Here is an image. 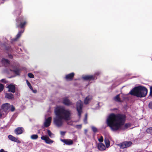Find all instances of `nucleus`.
<instances>
[{
  "label": "nucleus",
  "mask_w": 152,
  "mask_h": 152,
  "mask_svg": "<svg viewBox=\"0 0 152 152\" xmlns=\"http://www.w3.org/2000/svg\"><path fill=\"white\" fill-rule=\"evenodd\" d=\"M125 120V116L122 114L111 113L109 115L106 121L107 126L113 132H116L121 128Z\"/></svg>",
  "instance_id": "nucleus-1"
},
{
  "label": "nucleus",
  "mask_w": 152,
  "mask_h": 152,
  "mask_svg": "<svg viewBox=\"0 0 152 152\" xmlns=\"http://www.w3.org/2000/svg\"><path fill=\"white\" fill-rule=\"evenodd\" d=\"M55 113L56 117L54 118V123L58 127L62 125L63 120L67 121L71 119V111L69 109H66L64 107H57Z\"/></svg>",
  "instance_id": "nucleus-2"
},
{
  "label": "nucleus",
  "mask_w": 152,
  "mask_h": 152,
  "mask_svg": "<svg viewBox=\"0 0 152 152\" xmlns=\"http://www.w3.org/2000/svg\"><path fill=\"white\" fill-rule=\"evenodd\" d=\"M147 89L144 86H138L133 88L128 94L135 96L137 97H144L147 94Z\"/></svg>",
  "instance_id": "nucleus-3"
},
{
  "label": "nucleus",
  "mask_w": 152,
  "mask_h": 152,
  "mask_svg": "<svg viewBox=\"0 0 152 152\" xmlns=\"http://www.w3.org/2000/svg\"><path fill=\"white\" fill-rule=\"evenodd\" d=\"M47 134L48 136L47 135L42 136L41 137V139L42 140L44 141L46 144H50L53 143L54 141L50 139L49 136L51 138L53 137H54V134L52 133L49 130L47 129Z\"/></svg>",
  "instance_id": "nucleus-4"
},
{
  "label": "nucleus",
  "mask_w": 152,
  "mask_h": 152,
  "mask_svg": "<svg viewBox=\"0 0 152 152\" xmlns=\"http://www.w3.org/2000/svg\"><path fill=\"white\" fill-rule=\"evenodd\" d=\"M1 108L5 112L9 111L13 112L15 110L14 107L13 105H10V104L8 103L3 104L1 106Z\"/></svg>",
  "instance_id": "nucleus-5"
},
{
  "label": "nucleus",
  "mask_w": 152,
  "mask_h": 152,
  "mask_svg": "<svg viewBox=\"0 0 152 152\" xmlns=\"http://www.w3.org/2000/svg\"><path fill=\"white\" fill-rule=\"evenodd\" d=\"M100 71H97L95 72L94 75H88L83 77V78L86 80H93L96 79V76H98L101 74Z\"/></svg>",
  "instance_id": "nucleus-6"
},
{
  "label": "nucleus",
  "mask_w": 152,
  "mask_h": 152,
  "mask_svg": "<svg viewBox=\"0 0 152 152\" xmlns=\"http://www.w3.org/2000/svg\"><path fill=\"white\" fill-rule=\"evenodd\" d=\"M83 106V102L80 100H78L77 102L76 109L78 112V115L79 117L81 116L82 112V108Z\"/></svg>",
  "instance_id": "nucleus-7"
},
{
  "label": "nucleus",
  "mask_w": 152,
  "mask_h": 152,
  "mask_svg": "<svg viewBox=\"0 0 152 152\" xmlns=\"http://www.w3.org/2000/svg\"><path fill=\"white\" fill-rule=\"evenodd\" d=\"M132 144V142L130 141H125L118 144L117 145L119 146L121 148L124 149L129 147Z\"/></svg>",
  "instance_id": "nucleus-8"
},
{
  "label": "nucleus",
  "mask_w": 152,
  "mask_h": 152,
  "mask_svg": "<svg viewBox=\"0 0 152 152\" xmlns=\"http://www.w3.org/2000/svg\"><path fill=\"white\" fill-rule=\"evenodd\" d=\"M62 102L65 105L68 106L73 104L67 97L64 98L63 99Z\"/></svg>",
  "instance_id": "nucleus-9"
},
{
  "label": "nucleus",
  "mask_w": 152,
  "mask_h": 152,
  "mask_svg": "<svg viewBox=\"0 0 152 152\" xmlns=\"http://www.w3.org/2000/svg\"><path fill=\"white\" fill-rule=\"evenodd\" d=\"M51 120L52 118L51 117H50L47 119H46L44 123L43 126L44 127H47L49 126L50 124Z\"/></svg>",
  "instance_id": "nucleus-10"
},
{
  "label": "nucleus",
  "mask_w": 152,
  "mask_h": 152,
  "mask_svg": "<svg viewBox=\"0 0 152 152\" xmlns=\"http://www.w3.org/2000/svg\"><path fill=\"white\" fill-rule=\"evenodd\" d=\"M98 149L101 151H104L106 149V147L102 142L99 143L97 145Z\"/></svg>",
  "instance_id": "nucleus-11"
},
{
  "label": "nucleus",
  "mask_w": 152,
  "mask_h": 152,
  "mask_svg": "<svg viewBox=\"0 0 152 152\" xmlns=\"http://www.w3.org/2000/svg\"><path fill=\"white\" fill-rule=\"evenodd\" d=\"M74 75L75 73L74 72H72L66 75L65 76V78L67 81H71L73 79Z\"/></svg>",
  "instance_id": "nucleus-12"
},
{
  "label": "nucleus",
  "mask_w": 152,
  "mask_h": 152,
  "mask_svg": "<svg viewBox=\"0 0 152 152\" xmlns=\"http://www.w3.org/2000/svg\"><path fill=\"white\" fill-rule=\"evenodd\" d=\"M16 20L17 22H18V20L20 21L19 26L20 28H23L26 23V21L23 20V18H20L19 20L17 19Z\"/></svg>",
  "instance_id": "nucleus-13"
},
{
  "label": "nucleus",
  "mask_w": 152,
  "mask_h": 152,
  "mask_svg": "<svg viewBox=\"0 0 152 152\" xmlns=\"http://www.w3.org/2000/svg\"><path fill=\"white\" fill-rule=\"evenodd\" d=\"M7 88H8L9 91L11 92L14 93L15 91V86L14 85L10 84L9 85Z\"/></svg>",
  "instance_id": "nucleus-14"
},
{
  "label": "nucleus",
  "mask_w": 152,
  "mask_h": 152,
  "mask_svg": "<svg viewBox=\"0 0 152 152\" xmlns=\"http://www.w3.org/2000/svg\"><path fill=\"white\" fill-rule=\"evenodd\" d=\"M23 128L21 127H18L15 130V133L17 135L20 134L23 132Z\"/></svg>",
  "instance_id": "nucleus-15"
},
{
  "label": "nucleus",
  "mask_w": 152,
  "mask_h": 152,
  "mask_svg": "<svg viewBox=\"0 0 152 152\" xmlns=\"http://www.w3.org/2000/svg\"><path fill=\"white\" fill-rule=\"evenodd\" d=\"M24 30L21 31H19L18 34L15 37L12 39V41H17L18 39L20 38L22 34L24 32Z\"/></svg>",
  "instance_id": "nucleus-16"
},
{
  "label": "nucleus",
  "mask_w": 152,
  "mask_h": 152,
  "mask_svg": "<svg viewBox=\"0 0 152 152\" xmlns=\"http://www.w3.org/2000/svg\"><path fill=\"white\" fill-rule=\"evenodd\" d=\"M92 99V96L90 95L88 96L85 98L84 100V104H88Z\"/></svg>",
  "instance_id": "nucleus-17"
},
{
  "label": "nucleus",
  "mask_w": 152,
  "mask_h": 152,
  "mask_svg": "<svg viewBox=\"0 0 152 152\" xmlns=\"http://www.w3.org/2000/svg\"><path fill=\"white\" fill-rule=\"evenodd\" d=\"M104 141L106 147L107 148H109L110 146V142L109 140L107 138H105Z\"/></svg>",
  "instance_id": "nucleus-18"
},
{
  "label": "nucleus",
  "mask_w": 152,
  "mask_h": 152,
  "mask_svg": "<svg viewBox=\"0 0 152 152\" xmlns=\"http://www.w3.org/2000/svg\"><path fill=\"white\" fill-rule=\"evenodd\" d=\"M5 97L9 99H12L13 98V95L11 93H6Z\"/></svg>",
  "instance_id": "nucleus-19"
},
{
  "label": "nucleus",
  "mask_w": 152,
  "mask_h": 152,
  "mask_svg": "<svg viewBox=\"0 0 152 152\" xmlns=\"http://www.w3.org/2000/svg\"><path fill=\"white\" fill-rule=\"evenodd\" d=\"M73 143V141L71 140H66L65 144L68 145H71Z\"/></svg>",
  "instance_id": "nucleus-20"
},
{
  "label": "nucleus",
  "mask_w": 152,
  "mask_h": 152,
  "mask_svg": "<svg viewBox=\"0 0 152 152\" xmlns=\"http://www.w3.org/2000/svg\"><path fill=\"white\" fill-rule=\"evenodd\" d=\"M114 99L115 101L118 102H122L120 99V98L119 94H118L117 95L115 96L114 98Z\"/></svg>",
  "instance_id": "nucleus-21"
},
{
  "label": "nucleus",
  "mask_w": 152,
  "mask_h": 152,
  "mask_svg": "<svg viewBox=\"0 0 152 152\" xmlns=\"http://www.w3.org/2000/svg\"><path fill=\"white\" fill-rule=\"evenodd\" d=\"M2 62L4 64L7 65L9 64V61L7 59L5 58H2L1 60Z\"/></svg>",
  "instance_id": "nucleus-22"
},
{
  "label": "nucleus",
  "mask_w": 152,
  "mask_h": 152,
  "mask_svg": "<svg viewBox=\"0 0 152 152\" xmlns=\"http://www.w3.org/2000/svg\"><path fill=\"white\" fill-rule=\"evenodd\" d=\"M13 72L16 74V75H19L20 71V70L18 69H15L13 70Z\"/></svg>",
  "instance_id": "nucleus-23"
},
{
  "label": "nucleus",
  "mask_w": 152,
  "mask_h": 152,
  "mask_svg": "<svg viewBox=\"0 0 152 152\" xmlns=\"http://www.w3.org/2000/svg\"><path fill=\"white\" fill-rule=\"evenodd\" d=\"M8 138L10 140L14 142L16 137L12 135H8Z\"/></svg>",
  "instance_id": "nucleus-24"
},
{
  "label": "nucleus",
  "mask_w": 152,
  "mask_h": 152,
  "mask_svg": "<svg viewBox=\"0 0 152 152\" xmlns=\"http://www.w3.org/2000/svg\"><path fill=\"white\" fill-rule=\"evenodd\" d=\"M31 138L33 140L37 139L38 138V136L37 134H33L31 136Z\"/></svg>",
  "instance_id": "nucleus-25"
},
{
  "label": "nucleus",
  "mask_w": 152,
  "mask_h": 152,
  "mask_svg": "<svg viewBox=\"0 0 152 152\" xmlns=\"http://www.w3.org/2000/svg\"><path fill=\"white\" fill-rule=\"evenodd\" d=\"M131 126V125L129 123L126 124L125 125L124 127L122 128V129L123 130H124L130 127Z\"/></svg>",
  "instance_id": "nucleus-26"
},
{
  "label": "nucleus",
  "mask_w": 152,
  "mask_h": 152,
  "mask_svg": "<svg viewBox=\"0 0 152 152\" xmlns=\"http://www.w3.org/2000/svg\"><path fill=\"white\" fill-rule=\"evenodd\" d=\"M26 81L27 85H28L29 88L30 89H32V87L30 83L28 82V81L27 80H26Z\"/></svg>",
  "instance_id": "nucleus-27"
},
{
  "label": "nucleus",
  "mask_w": 152,
  "mask_h": 152,
  "mask_svg": "<svg viewBox=\"0 0 152 152\" xmlns=\"http://www.w3.org/2000/svg\"><path fill=\"white\" fill-rule=\"evenodd\" d=\"M147 133H151L152 132V127H149L146 130Z\"/></svg>",
  "instance_id": "nucleus-28"
},
{
  "label": "nucleus",
  "mask_w": 152,
  "mask_h": 152,
  "mask_svg": "<svg viewBox=\"0 0 152 152\" xmlns=\"http://www.w3.org/2000/svg\"><path fill=\"white\" fill-rule=\"evenodd\" d=\"M91 128L92 129V130L94 132L96 133L97 131V128L94 126H91Z\"/></svg>",
  "instance_id": "nucleus-29"
},
{
  "label": "nucleus",
  "mask_w": 152,
  "mask_h": 152,
  "mask_svg": "<svg viewBox=\"0 0 152 152\" xmlns=\"http://www.w3.org/2000/svg\"><path fill=\"white\" fill-rule=\"evenodd\" d=\"M98 140L99 142V143L102 142L103 140V137L102 136H100V138H98Z\"/></svg>",
  "instance_id": "nucleus-30"
},
{
  "label": "nucleus",
  "mask_w": 152,
  "mask_h": 152,
  "mask_svg": "<svg viewBox=\"0 0 152 152\" xmlns=\"http://www.w3.org/2000/svg\"><path fill=\"white\" fill-rule=\"evenodd\" d=\"M28 77L30 78H33L34 77V75L31 73H29L28 74Z\"/></svg>",
  "instance_id": "nucleus-31"
},
{
  "label": "nucleus",
  "mask_w": 152,
  "mask_h": 152,
  "mask_svg": "<svg viewBox=\"0 0 152 152\" xmlns=\"http://www.w3.org/2000/svg\"><path fill=\"white\" fill-rule=\"evenodd\" d=\"M87 114H86L85 115V118L84 119V122L86 124L87 123Z\"/></svg>",
  "instance_id": "nucleus-32"
},
{
  "label": "nucleus",
  "mask_w": 152,
  "mask_h": 152,
  "mask_svg": "<svg viewBox=\"0 0 152 152\" xmlns=\"http://www.w3.org/2000/svg\"><path fill=\"white\" fill-rule=\"evenodd\" d=\"M148 107L150 109H152V102H150L148 104Z\"/></svg>",
  "instance_id": "nucleus-33"
},
{
  "label": "nucleus",
  "mask_w": 152,
  "mask_h": 152,
  "mask_svg": "<svg viewBox=\"0 0 152 152\" xmlns=\"http://www.w3.org/2000/svg\"><path fill=\"white\" fill-rule=\"evenodd\" d=\"M4 86L3 85L0 83V92L3 89Z\"/></svg>",
  "instance_id": "nucleus-34"
},
{
  "label": "nucleus",
  "mask_w": 152,
  "mask_h": 152,
  "mask_svg": "<svg viewBox=\"0 0 152 152\" xmlns=\"http://www.w3.org/2000/svg\"><path fill=\"white\" fill-rule=\"evenodd\" d=\"M14 142L18 143H21V142L18 138H15Z\"/></svg>",
  "instance_id": "nucleus-35"
},
{
  "label": "nucleus",
  "mask_w": 152,
  "mask_h": 152,
  "mask_svg": "<svg viewBox=\"0 0 152 152\" xmlns=\"http://www.w3.org/2000/svg\"><path fill=\"white\" fill-rule=\"evenodd\" d=\"M150 95L152 96V86H151L150 87Z\"/></svg>",
  "instance_id": "nucleus-36"
},
{
  "label": "nucleus",
  "mask_w": 152,
  "mask_h": 152,
  "mask_svg": "<svg viewBox=\"0 0 152 152\" xmlns=\"http://www.w3.org/2000/svg\"><path fill=\"white\" fill-rule=\"evenodd\" d=\"M65 132H63V131L60 132V134L61 135H62V136L64 135L65 134Z\"/></svg>",
  "instance_id": "nucleus-37"
},
{
  "label": "nucleus",
  "mask_w": 152,
  "mask_h": 152,
  "mask_svg": "<svg viewBox=\"0 0 152 152\" xmlns=\"http://www.w3.org/2000/svg\"><path fill=\"white\" fill-rule=\"evenodd\" d=\"M34 93H36L37 92V91L36 90H33V88H32V89H31Z\"/></svg>",
  "instance_id": "nucleus-38"
},
{
  "label": "nucleus",
  "mask_w": 152,
  "mask_h": 152,
  "mask_svg": "<svg viewBox=\"0 0 152 152\" xmlns=\"http://www.w3.org/2000/svg\"><path fill=\"white\" fill-rule=\"evenodd\" d=\"M76 126L77 128L80 129V128H81L82 125H77Z\"/></svg>",
  "instance_id": "nucleus-39"
},
{
  "label": "nucleus",
  "mask_w": 152,
  "mask_h": 152,
  "mask_svg": "<svg viewBox=\"0 0 152 152\" xmlns=\"http://www.w3.org/2000/svg\"><path fill=\"white\" fill-rule=\"evenodd\" d=\"M0 152H7V151H4L3 149H1V150H0Z\"/></svg>",
  "instance_id": "nucleus-40"
},
{
  "label": "nucleus",
  "mask_w": 152,
  "mask_h": 152,
  "mask_svg": "<svg viewBox=\"0 0 152 152\" xmlns=\"http://www.w3.org/2000/svg\"><path fill=\"white\" fill-rule=\"evenodd\" d=\"M1 82L2 83H5L6 81L4 79H2L1 80Z\"/></svg>",
  "instance_id": "nucleus-41"
},
{
  "label": "nucleus",
  "mask_w": 152,
  "mask_h": 152,
  "mask_svg": "<svg viewBox=\"0 0 152 152\" xmlns=\"http://www.w3.org/2000/svg\"><path fill=\"white\" fill-rule=\"evenodd\" d=\"M66 140H62V139H61V141L62 142H64V143H65V141H66Z\"/></svg>",
  "instance_id": "nucleus-42"
},
{
  "label": "nucleus",
  "mask_w": 152,
  "mask_h": 152,
  "mask_svg": "<svg viewBox=\"0 0 152 152\" xmlns=\"http://www.w3.org/2000/svg\"><path fill=\"white\" fill-rule=\"evenodd\" d=\"M8 56H9V57L10 58H12V56L10 54Z\"/></svg>",
  "instance_id": "nucleus-43"
},
{
  "label": "nucleus",
  "mask_w": 152,
  "mask_h": 152,
  "mask_svg": "<svg viewBox=\"0 0 152 152\" xmlns=\"http://www.w3.org/2000/svg\"><path fill=\"white\" fill-rule=\"evenodd\" d=\"M84 132L86 134H87V130L86 129H85L84 130Z\"/></svg>",
  "instance_id": "nucleus-44"
}]
</instances>
